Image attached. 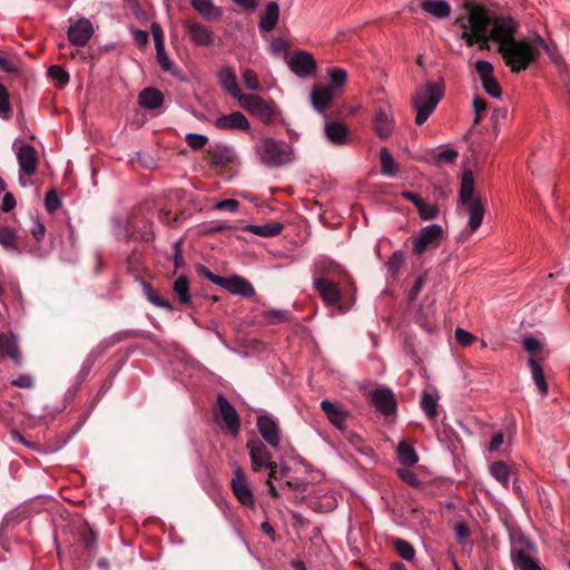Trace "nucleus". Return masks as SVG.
<instances>
[{
    "label": "nucleus",
    "mask_w": 570,
    "mask_h": 570,
    "mask_svg": "<svg viewBox=\"0 0 570 570\" xmlns=\"http://www.w3.org/2000/svg\"><path fill=\"white\" fill-rule=\"evenodd\" d=\"M460 29V39L468 46L480 43V48H488V41H495L499 47H504L515 39L518 23L511 17H495L490 19L487 11L476 4H469L465 13L455 22Z\"/></svg>",
    "instance_id": "1"
},
{
    "label": "nucleus",
    "mask_w": 570,
    "mask_h": 570,
    "mask_svg": "<svg viewBox=\"0 0 570 570\" xmlns=\"http://www.w3.org/2000/svg\"><path fill=\"white\" fill-rule=\"evenodd\" d=\"M503 61L512 72L525 70L542 51H549V47L542 37L514 39L504 47H498Z\"/></svg>",
    "instance_id": "2"
},
{
    "label": "nucleus",
    "mask_w": 570,
    "mask_h": 570,
    "mask_svg": "<svg viewBox=\"0 0 570 570\" xmlns=\"http://www.w3.org/2000/svg\"><path fill=\"white\" fill-rule=\"evenodd\" d=\"M444 96V82L426 81L412 95L411 104L415 110L416 125H423L436 109L438 104Z\"/></svg>",
    "instance_id": "3"
},
{
    "label": "nucleus",
    "mask_w": 570,
    "mask_h": 570,
    "mask_svg": "<svg viewBox=\"0 0 570 570\" xmlns=\"http://www.w3.org/2000/svg\"><path fill=\"white\" fill-rule=\"evenodd\" d=\"M255 154L259 161L268 167H279L294 159L292 146L274 138H263L256 145Z\"/></svg>",
    "instance_id": "4"
},
{
    "label": "nucleus",
    "mask_w": 570,
    "mask_h": 570,
    "mask_svg": "<svg viewBox=\"0 0 570 570\" xmlns=\"http://www.w3.org/2000/svg\"><path fill=\"white\" fill-rule=\"evenodd\" d=\"M198 273L204 276L206 279L210 281L213 284L228 291L232 294H237L242 297H250L255 294L254 287L252 284L242 276L233 275L229 277H224L214 274L206 266L199 265Z\"/></svg>",
    "instance_id": "5"
},
{
    "label": "nucleus",
    "mask_w": 570,
    "mask_h": 570,
    "mask_svg": "<svg viewBox=\"0 0 570 570\" xmlns=\"http://www.w3.org/2000/svg\"><path fill=\"white\" fill-rule=\"evenodd\" d=\"M239 105L243 109L257 117L264 124H272L277 116L275 104L268 102L259 96L246 94L240 98Z\"/></svg>",
    "instance_id": "6"
},
{
    "label": "nucleus",
    "mask_w": 570,
    "mask_h": 570,
    "mask_svg": "<svg viewBox=\"0 0 570 570\" xmlns=\"http://www.w3.org/2000/svg\"><path fill=\"white\" fill-rule=\"evenodd\" d=\"M443 228L440 225L432 224L423 227L419 235L413 239V253L422 255L429 248L439 246L443 237Z\"/></svg>",
    "instance_id": "7"
},
{
    "label": "nucleus",
    "mask_w": 570,
    "mask_h": 570,
    "mask_svg": "<svg viewBox=\"0 0 570 570\" xmlns=\"http://www.w3.org/2000/svg\"><path fill=\"white\" fill-rule=\"evenodd\" d=\"M246 446L249 452L250 463L254 471H259L263 468H273L272 454L262 440L253 438L248 440Z\"/></svg>",
    "instance_id": "8"
},
{
    "label": "nucleus",
    "mask_w": 570,
    "mask_h": 570,
    "mask_svg": "<svg viewBox=\"0 0 570 570\" xmlns=\"http://www.w3.org/2000/svg\"><path fill=\"white\" fill-rule=\"evenodd\" d=\"M234 495L244 507L253 508L255 505L254 494L248 480L240 468L234 470V476L230 481Z\"/></svg>",
    "instance_id": "9"
},
{
    "label": "nucleus",
    "mask_w": 570,
    "mask_h": 570,
    "mask_svg": "<svg viewBox=\"0 0 570 570\" xmlns=\"http://www.w3.org/2000/svg\"><path fill=\"white\" fill-rule=\"evenodd\" d=\"M289 70L299 78H306L316 70L313 56L303 50L295 51L287 62Z\"/></svg>",
    "instance_id": "10"
},
{
    "label": "nucleus",
    "mask_w": 570,
    "mask_h": 570,
    "mask_svg": "<svg viewBox=\"0 0 570 570\" xmlns=\"http://www.w3.org/2000/svg\"><path fill=\"white\" fill-rule=\"evenodd\" d=\"M17 158L20 167V184L26 187L28 181L23 180L22 174L31 176L36 173L38 166L37 150L30 144H24L19 148Z\"/></svg>",
    "instance_id": "11"
},
{
    "label": "nucleus",
    "mask_w": 570,
    "mask_h": 570,
    "mask_svg": "<svg viewBox=\"0 0 570 570\" xmlns=\"http://www.w3.org/2000/svg\"><path fill=\"white\" fill-rule=\"evenodd\" d=\"M216 416L222 420L226 428L233 433L237 434L240 428L239 416L235 407L223 396L217 397Z\"/></svg>",
    "instance_id": "12"
},
{
    "label": "nucleus",
    "mask_w": 570,
    "mask_h": 570,
    "mask_svg": "<svg viewBox=\"0 0 570 570\" xmlns=\"http://www.w3.org/2000/svg\"><path fill=\"white\" fill-rule=\"evenodd\" d=\"M68 39L72 45L85 46L94 35V26L87 18H81L68 28Z\"/></svg>",
    "instance_id": "13"
},
{
    "label": "nucleus",
    "mask_w": 570,
    "mask_h": 570,
    "mask_svg": "<svg viewBox=\"0 0 570 570\" xmlns=\"http://www.w3.org/2000/svg\"><path fill=\"white\" fill-rule=\"evenodd\" d=\"M151 35L156 48V59L160 68L168 72L174 68V63L165 50L164 32L159 23L153 22L150 26Z\"/></svg>",
    "instance_id": "14"
},
{
    "label": "nucleus",
    "mask_w": 570,
    "mask_h": 570,
    "mask_svg": "<svg viewBox=\"0 0 570 570\" xmlns=\"http://www.w3.org/2000/svg\"><path fill=\"white\" fill-rule=\"evenodd\" d=\"M257 429L264 441L273 449H277L279 446V429L277 422L272 416L259 415L257 419Z\"/></svg>",
    "instance_id": "15"
},
{
    "label": "nucleus",
    "mask_w": 570,
    "mask_h": 570,
    "mask_svg": "<svg viewBox=\"0 0 570 570\" xmlns=\"http://www.w3.org/2000/svg\"><path fill=\"white\" fill-rule=\"evenodd\" d=\"M314 288L327 306L337 304L342 298L338 286L325 277L314 278Z\"/></svg>",
    "instance_id": "16"
},
{
    "label": "nucleus",
    "mask_w": 570,
    "mask_h": 570,
    "mask_svg": "<svg viewBox=\"0 0 570 570\" xmlns=\"http://www.w3.org/2000/svg\"><path fill=\"white\" fill-rule=\"evenodd\" d=\"M373 130L380 139H387L395 129L394 119L386 109L380 108L373 116Z\"/></svg>",
    "instance_id": "17"
},
{
    "label": "nucleus",
    "mask_w": 570,
    "mask_h": 570,
    "mask_svg": "<svg viewBox=\"0 0 570 570\" xmlns=\"http://www.w3.org/2000/svg\"><path fill=\"white\" fill-rule=\"evenodd\" d=\"M185 28L189 33L191 41L199 47L210 46L214 41L213 32L210 29L196 21L187 20L185 22Z\"/></svg>",
    "instance_id": "18"
},
{
    "label": "nucleus",
    "mask_w": 570,
    "mask_h": 570,
    "mask_svg": "<svg viewBox=\"0 0 570 570\" xmlns=\"http://www.w3.org/2000/svg\"><path fill=\"white\" fill-rule=\"evenodd\" d=\"M214 126L222 130H248L250 127L249 121L240 111H233L229 115L217 117Z\"/></svg>",
    "instance_id": "19"
},
{
    "label": "nucleus",
    "mask_w": 570,
    "mask_h": 570,
    "mask_svg": "<svg viewBox=\"0 0 570 570\" xmlns=\"http://www.w3.org/2000/svg\"><path fill=\"white\" fill-rule=\"evenodd\" d=\"M372 403L383 414H391L395 411L396 403L394 394L390 389H376L371 393Z\"/></svg>",
    "instance_id": "20"
},
{
    "label": "nucleus",
    "mask_w": 570,
    "mask_h": 570,
    "mask_svg": "<svg viewBox=\"0 0 570 570\" xmlns=\"http://www.w3.org/2000/svg\"><path fill=\"white\" fill-rule=\"evenodd\" d=\"M462 205L465 206V210L469 215L466 233L471 235L479 229L483 222L485 212L484 204L482 203L480 197H474L473 202Z\"/></svg>",
    "instance_id": "21"
},
{
    "label": "nucleus",
    "mask_w": 570,
    "mask_h": 570,
    "mask_svg": "<svg viewBox=\"0 0 570 570\" xmlns=\"http://www.w3.org/2000/svg\"><path fill=\"white\" fill-rule=\"evenodd\" d=\"M335 91L328 86L317 85L311 91V102L318 112H324L335 97Z\"/></svg>",
    "instance_id": "22"
},
{
    "label": "nucleus",
    "mask_w": 570,
    "mask_h": 570,
    "mask_svg": "<svg viewBox=\"0 0 570 570\" xmlns=\"http://www.w3.org/2000/svg\"><path fill=\"white\" fill-rule=\"evenodd\" d=\"M218 81L222 88L233 98L237 99L238 102L240 101V98L246 95L242 92L236 79V75L230 67H225L219 71Z\"/></svg>",
    "instance_id": "23"
},
{
    "label": "nucleus",
    "mask_w": 570,
    "mask_h": 570,
    "mask_svg": "<svg viewBox=\"0 0 570 570\" xmlns=\"http://www.w3.org/2000/svg\"><path fill=\"white\" fill-rule=\"evenodd\" d=\"M321 409L334 426H336L338 430H343L345 428V421L348 416V413L344 409L328 400H323L321 402Z\"/></svg>",
    "instance_id": "24"
},
{
    "label": "nucleus",
    "mask_w": 570,
    "mask_h": 570,
    "mask_svg": "<svg viewBox=\"0 0 570 570\" xmlns=\"http://www.w3.org/2000/svg\"><path fill=\"white\" fill-rule=\"evenodd\" d=\"M326 138L334 145H345L347 142L348 129L340 121H326L324 127Z\"/></svg>",
    "instance_id": "25"
},
{
    "label": "nucleus",
    "mask_w": 570,
    "mask_h": 570,
    "mask_svg": "<svg viewBox=\"0 0 570 570\" xmlns=\"http://www.w3.org/2000/svg\"><path fill=\"white\" fill-rule=\"evenodd\" d=\"M0 356H8L14 363L20 364L21 355L14 335L0 333Z\"/></svg>",
    "instance_id": "26"
},
{
    "label": "nucleus",
    "mask_w": 570,
    "mask_h": 570,
    "mask_svg": "<svg viewBox=\"0 0 570 570\" xmlns=\"http://www.w3.org/2000/svg\"><path fill=\"white\" fill-rule=\"evenodd\" d=\"M279 19V7L275 1L267 3L265 11L261 17L258 28L263 32H271L277 24Z\"/></svg>",
    "instance_id": "27"
},
{
    "label": "nucleus",
    "mask_w": 570,
    "mask_h": 570,
    "mask_svg": "<svg viewBox=\"0 0 570 570\" xmlns=\"http://www.w3.org/2000/svg\"><path fill=\"white\" fill-rule=\"evenodd\" d=\"M439 394L434 389L424 390L421 395L420 406L429 420H435L438 416Z\"/></svg>",
    "instance_id": "28"
},
{
    "label": "nucleus",
    "mask_w": 570,
    "mask_h": 570,
    "mask_svg": "<svg viewBox=\"0 0 570 570\" xmlns=\"http://www.w3.org/2000/svg\"><path fill=\"white\" fill-rule=\"evenodd\" d=\"M138 102L146 109L159 108L164 102L163 94L155 88H145L138 97Z\"/></svg>",
    "instance_id": "29"
},
{
    "label": "nucleus",
    "mask_w": 570,
    "mask_h": 570,
    "mask_svg": "<svg viewBox=\"0 0 570 570\" xmlns=\"http://www.w3.org/2000/svg\"><path fill=\"white\" fill-rule=\"evenodd\" d=\"M421 8L438 19H444L451 13L450 4L444 0H424Z\"/></svg>",
    "instance_id": "30"
},
{
    "label": "nucleus",
    "mask_w": 570,
    "mask_h": 570,
    "mask_svg": "<svg viewBox=\"0 0 570 570\" xmlns=\"http://www.w3.org/2000/svg\"><path fill=\"white\" fill-rule=\"evenodd\" d=\"M243 230L253 233V234H255L257 236H262V237H274L282 233L283 225L279 223H276V222H272V223L264 224V225L249 224V225H246L243 228Z\"/></svg>",
    "instance_id": "31"
},
{
    "label": "nucleus",
    "mask_w": 570,
    "mask_h": 570,
    "mask_svg": "<svg viewBox=\"0 0 570 570\" xmlns=\"http://www.w3.org/2000/svg\"><path fill=\"white\" fill-rule=\"evenodd\" d=\"M191 7L207 20L217 19L222 10L212 0H190Z\"/></svg>",
    "instance_id": "32"
},
{
    "label": "nucleus",
    "mask_w": 570,
    "mask_h": 570,
    "mask_svg": "<svg viewBox=\"0 0 570 570\" xmlns=\"http://www.w3.org/2000/svg\"><path fill=\"white\" fill-rule=\"evenodd\" d=\"M511 559L520 570H542L532 557L522 549L511 548Z\"/></svg>",
    "instance_id": "33"
},
{
    "label": "nucleus",
    "mask_w": 570,
    "mask_h": 570,
    "mask_svg": "<svg viewBox=\"0 0 570 570\" xmlns=\"http://www.w3.org/2000/svg\"><path fill=\"white\" fill-rule=\"evenodd\" d=\"M473 193H474V178L473 174L470 170L463 173L460 185V194L459 199L461 204H468L473 202Z\"/></svg>",
    "instance_id": "34"
},
{
    "label": "nucleus",
    "mask_w": 570,
    "mask_h": 570,
    "mask_svg": "<svg viewBox=\"0 0 570 570\" xmlns=\"http://www.w3.org/2000/svg\"><path fill=\"white\" fill-rule=\"evenodd\" d=\"M528 364L530 366L531 376L534 384L537 385L540 394L546 396L548 394V384L546 382L542 366L533 357H529Z\"/></svg>",
    "instance_id": "35"
},
{
    "label": "nucleus",
    "mask_w": 570,
    "mask_h": 570,
    "mask_svg": "<svg viewBox=\"0 0 570 570\" xmlns=\"http://www.w3.org/2000/svg\"><path fill=\"white\" fill-rule=\"evenodd\" d=\"M0 244L8 250L21 253L18 245V235L14 228L10 226L0 227Z\"/></svg>",
    "instance_id": "36"
},
{
    "label": "nucleus",
    "mask_w": 570,
    "mask_h": 570,
    "mask_svg": "<svg viewBox=\"0 0 570 570\" xmlns=\"http://www.w3.org/2000/svg\"><path fill=\"white\" fill-rule=\"evenodd\" d=\"M380 164L383 175L394 176L397 173L399 166L394 160L387 148L383 147L380 150Z\"/></svg>",
    "instance_id": "37"
},
{
    "label": "nucleus",
    "mask_w": 570,
    "mask_h": 570,
    "mask_svg": "<svg viewBox=\"0 0 570 570\" xmlns=\"http://www.w3.org/2000/svg\"><path fill=\"white\" fill-rule=\"evenodd\" d=\"M399 461L404 465H413L419 461L415 450L405 441H401L397 445Z\"/></svg>",
    "instance_id": "38"
},
{
    "label": "nucleus",
    "mask_w": 570,
    "mask_h": 570,
    "mask_svg": "<svg viewBox=\"0 0 570 570\" xmlns=\"http://www.w3.org/2000/svg\"><path fill=\"white\" fill-rule=\"evenodd\" d=\"M490 474L500 482L504 488L509 485L510 469L502 462L497 461L490 464Z\"/></svg>",
    "instance_id": "39"
},
{
    "label": "nucleus",
    "mask_w": 570,
    "mask_h": 570,
    "mask_svg": "<svg viewBox=\"0 0 570 570\" xmlns=\"http://www.w3.org/2000/svg\"><path fill=\"white\" fill-rule=\"evenodd\" d=\"M173 289L181 304L190 303L189 282L185 275L175 279Z\"/></svg>",
    "instance_id": "40"
},
{
    "label": "nucleus",
    "mask_w": 570,
    "mask_h": 570,
    "mask_svg": "<svg viewBox=\"0 0 570 570\" xmlns=\"http://www.w3.org/2000/svg\"><path fill=\"white\" fill-rule=\"evenodd\" d=\"M142 291L146 296V298L155 306L165 308L169 312L173 311V305L161 296L157 295L151 286L145 282H142Z\"/></svg>",
    "instance_id": "41"
},
{
    "label": "nucleus",
    "mask_w": 570,
    "mask_h": 570,
    "mask_svg": "<svg viewBox=\"0 0 570 570\" xmlns=\"http://www.w3.org/2000/svg\"><path fill=\"white\" fill-rule=\"evenodd\" d=\"M327 75L331 79V85L328 87L333 88L335 92L344 86L347 79V72L338 67L328 68Z\"/></svg>",
    "instance_id": "42"
},
{
    "label": "nucleus",
    "mask_w": 570,
    "mask_h": 570,
    "mask_svg": "<svg viewBox=\"0 0 570 570\" xmlns=\"http://www.w3.org/2000/svg\"><path fill=\"white\" fill-rule=\"evenodd\" d=\"M419 212V216L422 220H432L439 216V207L434 204L426 203L422 199V202L416 207Z\"/></svg>",
    "instance_id": "43"
},
{
    "label": "nucleus",
    "mask_w": 570,
    "mask_h": 570,
    "mask_svg": "<svg viewBox=\"0 0 570 570\" xmlns=\"http://www.w3.org/2000/svg\"><path fill=\"white\" fill-rule=\"evenodd\" d=\"M404 263V253L395 250L386 262V267L392 277H395Z\"/></svg>",
    "instance_id": "44"
},
{
    "label": "nucleus",
    "mask_w": 570,
    "mask_h": 570,
    "mask_svg": "<svg viewBox=\"0 0 570 570\" xmlns=\"http://www.w3.org/2000/svg\"><path fill=\"white\" fill-rule=\"evenodd\" d=\"M395 550L401 558L406 561H411L414 559L415 550L411 543L405 540L397 539L394 543Z\"/></svg>",
    "instance_id": "45"
},
{
    "label": "nucleus",
    "mask_w": 570,
    "mask_h": 570,
    "mask_svg": "<svg viewBox=\"0 0 570 570\" xmlns=\"http://www.w3.org/2000/svg\"><path fill=\"white\" fill-rule=\"evenodd\" d=\"M459 154L452 148L444 149L434 155L433 160L436 165L453 164Z\"/></svg>",
    "instance_id": "46"
},
{
    "label": "nucleus",
    "mask_w": 570,
    "mask_h": 570,
    "mask_svg": "<svg viewBox=\"0 0 570 570\" xmlns=\"http://www.w3.org/2000/svg\"><path fill=\"white\" fill-rule=\"evenodd\" d=\"M243 80L247 89L252 91L262 90V86L258 81L257 73L253 69H245L243 71Z\"/></svg>",
    "instance_id": "47"
},
{
    "label": "nucleus",
    "mask_w": 570,
    "mask_h": 570,
    "mask_svg": "<svg viewBox=\"0 0 570 570\" xmlns=\"http://www.w3.org/2000/svg\"><path fill=\"white\" fill-rule=\"evenodd\" d=\"M11 115V106L9 101V92L3 85L0 83V117L8 119Z\"/></svg>",
    "instance_id": "48"
},
{
    "label": "nucleus",
    "mask_w": 570,
    "mask_h": 570,
    "mask_svg": "<svg viewBox=\"0 0 570 570\" xmlns=\"http://www.w3.org/2000/svg\"><path fill=\"white\" fill-rule=\"evenodd\" d=\"M185 140H186V144L191 149L198 150V149H202L208 142V137L205 135H202V134L190 132V134L186 135Z\"/></svg>",
    "instance_id": "49"
},
{
    "label": "nucleus",
    "mask_w": 570,
    "mask_h": 570,
    "mask_svg": "<svg viewBox=\"0 0 570 570\" xmlns=\"http://www.w3.org/2000/svg\"><path fill=\"white\" fill-rule=\"evenodd\" d=\"M481 83L482 88L490 97L497 99L501 97L502 91L494 77L482 80Z\"/></svg>",
    "instance_id": "50"
},
{
    "label": "nucleus",
    "mask_w": 570,
    "mask_h": 570,
    "mask_svg": "<svg viewBox=\"0 0 570 570\" xmlns=\"http://www.w3.org/2000/svg\"><path fill=\"white\" fill-rule=\"evenodd\" d=\"M475 70L480 77V80H485L493 77V66L485 60H479L475 62Z\"/></svg>",
    "instance_id": "51"
},
{
    "label": "nucleus",
    "mask_w": 570,
    "mask_h": 570,
    "mask_svg": "<svg viewBox=\"0 0 570 570\" xmlns=\"http://www.w3.org/2000/svg\"><path fill=\"white\" fill-rule=\"evenodd\" d=\"M45 205L48 212L53 213L60 207L61 202L53 190H49L46 194Z\"/></svg>",
    "instance_id": "52"
},
{
    "label": "nucleus",
    "mask_w": 570,
    "mask_h": 570,
    "mask_svg": "<svg viewBox=\"0 0 570 570\" xmlns=\"http://www.w3.org/2000/svg\"><path fill=\"white\" fill-rule=\"evenodd\" d=\"M455 538L460 544L464 546L471 535L470 529L465 523H458L454 527Z\"/></svg>",
    "instance_id": "53"
},
{
    "label": "nucleus",
    "mask_w": 570,
    "mask_h": 570,
    "mask_svg": "<svg viewBox=\"0 0 570 570\" xmlns=\"http://www.w3.org/2000/svg\"><path fill=\"white\" fill-rule=\"evenodd\" d=\"M49 76L61 83L69 81V73L60 66H51L49 68Z\"/></svg>",
    "instance_id": "54"
},
{
    "label": "nucleus",
    "mask_w": 570,
    "mask_h": 570,
    "mask_svg": "<svg viewBox=\"0 0 570 570\" xmlns=\"http://www.w3.org/2000/svg\"><path fill=\"white\" fill-rule=\"evenodd\" d=\"M265 317L271 323H281L286 320L287 312L284 309H269L265 313Z\"/></svg>",
    "instance_id": "55"
},
{
    "label": "nucleus",
    "mask_w": 570,
    "mask_h": 570,
    "mask_svg": "<svg viewBox=\"0 0 570 570\" xmlns=\"http://www.w3.org/2000/svg\"><path fill=\"white\" fill-rule=\"evenodd\" d=\"M239 207V202L236 199H224L215 204L214 208L217 210H229L235 213Z\"/></svg>",
    "instance_id": "56"
},
{
    "label": "nucleus",
    "mask_w": 570,
    "mask_h": 570,
    "mask_svg": "<svg viewBox=\"0 0 570 570\" xmlns=\"http://www.w3.org/2000/svg\"><path fill=\"white\" fill-rule=\"evenodd\" d=\"M455 338L462 346H469L475 340L471 333L462 328L455 330Z\"/></svg>",
    "instance_id": "57"
},
{
    "label": "nucleus",
    "mask_w": 570,
    "mask_h": 570,
    "mask_svg": "<svg viewBox=\"0 0 570 570\" xmlns=\"http://www.w3.org/2000/svg\"><path fill=\"white\" fill-rule=\"evenodd\" d=\"M30 232H31L33 238L37 242H40L45 238L46 227L39 219H35Z\"/></svg>",
    "instance_id": "58"
},
{
    "label": "nucleus",
    "mask_w": 570,
    "mask_h": 570,
    "mask_svg": "<svg viewBox=\"0 0 570 570\" xmlns=\"http://www.w3.org/2000/svg\"><path fill=\"white\" fill-rule=\"evenodd\" d=\"M524 350L531 354L537 353L541 348V344L534 337L528 336L522 341Z\"/></svg>",
    "instance_id": "59"
},
{
    "label": "nucleus",
    "mask_w": 570,
    "mask_h": 570,
    "mask_svg": "<svg viewBox=\"0 0 570 570\" xmlns=\"http://www.w3.org/2000/svg\"><path fill=\"white\" fill-rule=\"evenodd\" d=\"M12 384L22 389H31L33 386V379L29 374H21L12 381Z\"/></svg>",
    "instance_id": "60"
},
{
    "label": "nucleus",
    "mask_w": 570,
    "mask_h": 570,
    "mask_svg": "<svg viewBox=\"0 0 570 570\" xmlns=\"http://www.w3.org/2000/svg\"><path fill=\"white\" fill-rule=\"evenodd\" d=\"M473 109H474V114H475L474 122L476 124V122L480 121L481 112L487 109L485 100L482 99V98H479V97H474V99H473Z\"/></svg>",
    "instance_id": "61"
},
{
    "label": "nucleus",
    "mask_w": 570,
    "mask_h": 570,
    "mask_svg": "<svg viewBox=\"0 0 570 570\" xmlns=\"http://www.w3.org/2000/svg\"><path fill=\"white\" fill-rule=\"evenodd\" d=\"M16 207V199L12 194L7 193L2 198L1 209L3 213H9Z\"/></svg>",
    "instance_id": "62"
},
{
    "label": "nucleus",
    "mask_w": 570,
    "mask_h": 570,
    "mask_svg": "<svg viewBox=\"0 0 570 570\" xmlns=\"http://www.w3.org/2000/svg\"><path fill=\"white\" fill-rule=\"evenodd\" d=\"M82 540H83L85 546H86L87 549H92L95 547V544H96L97 537H96V534L94 533L92 530L88 529V530L83 531Z\"/></svg>",
    "instance_id": "63"
},
{
    "label": "nucleus",
    "mask_w": 570,
    "mask_h": 570,
    "mask_svg": "<svg viewBox=\"0 0 570 570\" xmlns=\"http://www.w3.org/2000/svg\"><path fill=\"white\" fill-rule=\"evenodd\" d=\"M503 441H504L503 433H501V432L495 433L492 436L491 442L489 444V451H491V452L498 451L499 448L503 444Z\"/></svg>",
    "instance_id": "64"
}]
</instances>
